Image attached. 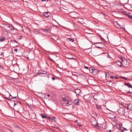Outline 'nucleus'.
Here are the masks:
<instances>
[{
	"label": "nucleus",
	"mask_w": 132,
	"mask_h": 132,
	"mask_svg": "<svg viewBox=\"0 0 132 132\" xmlns=\"http://www.w3.org/2000/svg\"><path fill=\"white\" fill-rule=\"evenodd\" d=\"M16 97L12 96L11 94H10L9 97V106L11 107L12 106L14 107L16 105V107L21 108V102H18L16 103L14 100H11L13 98L14 99Z\"/></svg>",
	"instance_id": "obj_1"
},
{
	"label": "nucleus",
	"mask_w": 132,
	"mask_h": 132,
	"mask_svg": "<svg viewBox=\"0 0 132 132\" xmlns=\"http://www.w3.org/2000/svg\"><path fill=\"white\" fill-rule=\"evenodd\" d=\"M64 101V103L66 104L68 106L71 105L73 103V102L71 99L68 97L63 98Z\"/></svg>",
	"instance_id": "obj_2"
},
{
	"label": "nucleus",
	"mask_w": 132,
	"mask_h": 132,
	"mask_svg": "<svg viewBox=\"0 0 132 132\" xmlns=\"http://www.w3.org/2000/svg\"><path fill=\"white\" fill-rule=\"evenodd\" d=\"M98 70L97 69H96L94 67H90L89 69L90 72L95 75L98 73Z\"/></svg>",
	"instance_id": "obj_3"
},
{
	"label": "nucleus",
	"mask_w": 132,
	"mask_h": 132,
	"mask_svg": "<svg viewBox=\"0 0 132 132\" xmlns=\"http://www.w3.org/2000/svg\"><path fill=\"white\" fill-rule=\"evenodd\" d=\"M117 112L120 115L125 116V112L124 108L122 107L120 108L117 111Z\"/></svg>",
	"instance_id": "obj_4"
},
{
	"label": "nucleus",
	"mask_w": 132,
	"mask_h": 132,
	"mask_svg": "<svg viewBox=\"0 0 132 132\" xmlns=\"http://www.w3.org/2000/svg\"><path fill=\"white\" fill-rule=\"evenodd\" d=\"M95 44L96 45V47L99 48H104L105 45V44L102 42H98L95 43Z\"/></svg>",
	"instance_id": "obj_5"
},
{
	"label": "nucleus",
	"mask_w": 132,
	"mask_h": 132,
	"mask_svg": "<svg viewBox=\"0 0 132 132\" xmlns=\"http://www.w3.org/2000/svg\"><path fill=\"white\" fill-rule=\"evenodd\" d=\"M18 43L15 40H12L10 43V46L14 48L17 46Z\"/></svg>",
	"instance_id": "obj_6"
},
{
	"label": "nucleus",
	"mask_w": 132,
	"mask_h": 132,
	"mask_svg": "<svg viewBox=\"0 0 132 132\" xmlns=\"http://www.w3.org/2000/svg\"><path fill=\"white\" fill-rule=\"evenodd\" d=\"M84 99L86 102H89L90 100V94H87L84 96Z\"/></svg>",
	"instance_id": "obj_7"
},
{
	"label": "nucleus",
	"mask_w": 132,
	"mask_h": 132,
	"mask_svg": "<svg viewBox=\"0 0 132 132\" xmlns=\"http://www.w3.org/2000/svg\"><path fill=\"white\" fill-rule=\"evenodd\" d=\"M122 105L123 107L126 108L129 110L131 109L132 108V105L130 103L124 104H122Z\"/></svg>",
	"instance_id": "obj_8"
},
{
	"label": "nucleus",
	"mask_w": 132,
	"mask_h": 132,
	"mask_svg": "<svg viewBox=\"0 0 132 132\" xmlns=\"http://www.w3.org/2000/svg\"><path fill=\"white\" fill-rule=\"evenodd\" d=\"M91 123L92 125L94 127L98 126L97 125V122L96 119L94 118L91 121Z\"/></svg>",
	"instance_id": "obj_9"
},
{
	"label": "nucleus",
	"mask_w": 132,
	"mask_h": 132,
	"mask_svg": "<svg viewBox=\"0 0 132 132\" xmlns=\"http://www.w3.org/2000/svg\"><path fill=\"white\" fill-rule=\"evenodd\" d=\"M75 92L77 96H80L81 93V92L80 89H75Z\"/></svg>",
	"instance_id": "obj_10"
},
{
	"label": "nucleus",
	"mask_w": 132,
	"mask_h": 132,
	"mask_svg": "<svg viewBox=\"0 0 132 132\" xmlns=\"http://www.w3.org/2000/svg\"><path fill=\"white\" fill-rule=\"evenodd\" d=\"M47 73V72L46 71H41L40 72H38L37 73V75H39L40 74H42L45 75L46 77H47L48 76V74L46 73Z\"/></svg>",
	"instance_id": "obj_11"
},
{
	"label": "nucleus",
	"mask_w": 132,
	"mask_h": 132,
	"mask_svg": "<svg viewBox=\"0 0 132 132\" xmlns=\"http://www.w3.org/2000/svg\"><path fill=\"white\" fill-rule=\"evenodd\" d=\"M14 29V26L11 24H9V31L10 33L12 32Z\"/></svg>",
	"instance_id": "obj_12"
},
{
	"label": "nucleus",
	"mask_w": 132,
	"mask_h": 132,
	"mask_svg": "<svg viewBox=\"0 0 132 132\" xmlns=\"http://www.w3.org/2000/svg\"><path fill=\"white\" fill-rule=\"evenodd\" d=\"M121 124L117 125L116 126V128L119 129V130H120L122 132L123 130V128L121 127L122 126Z\"/></svg>",
	"instance_id": "obj_13"
},
{
	"label": "nucleus",
	"mask_w": 132,
	"mask_h": 132,
	"mask_svg": "<svg viewBox=\"0 0 132 132\" xmlns=\"http://www.w3.org/2000/svg\"><path fill=\"white\" fill-rule=\"evenodd\" d=\"M66 57L69 59H74L72 57L71 55L70 54H67L66 55Z\"/></svg>",
	"instance_id": "obj_14"
},
{
	"label": "nucleus",
	"mask_w": 132,
	"mask_h": 132,
	"mask_svg": "<svg viewBox=\"0 0 132 132\" xmlns=\"http://www.w3.org/2000/svg\"><path fill=\"white\" fill-rule=\"evenodd\" d=\"M48 14H50V13L48 12H45L43 13V15L46 18H48L50 16V15Z\"/></svg>",
	"instance_id": "obj_15"
},
{
	"label": "nucleus",
	"mask_w": 132,
	"mask_h": 132,
	"mask_svg": "<svg viewBox=\"0 0 132 132\" xmlns=\"http://www.w3.org/2000/svg\"><path fill=\"white\" fill-rule=\"evenodd\" d=\"M79 100L78 99L75 100L73 102L75 105H79Z\"/></svg>",
	"instance_id": "obj_16"
},
{
	"label": "nucleus",
	"mask_w": 132,
	"mask_h": 132,
	"mask_svg": "<svg viewBox=\"0 0 132 132\" xmlns=\"http://www.w3.org/2000/svg\"><path fill=\"white\" fill-rule=\"evenodd\" d=\"M93 98L94 99L96 100H98L99 98V96L98 95H95L93 96Z\"/></svg>",
	"instance_id": "obj_17"
},
{
	"label": "nucleus",
	"mask_w": 132,
	"mask_h": 132,
	"mask_svg": "<svg viewBox=\"0 0 132 132\" xmlns=\"http://www.w3.org/2000/svg\"><path fill=\"white\" fill-rule=\"evenodd\" d=\"M31 117L33 119H35L36 118V114L34 113H31Z\"/></svg>",
	"instance_id": "obj_18"
},
{
	"label": "nucleus",
	"mask_w": 132,
	"mask_h": 132,
	"mask_svg": "<svg viewBox=\"0 0 132 132\" xmlns=\"http://www.w3.org/2000/svg\"><path fill=\"white\" fill-rule=\"evenodd\" d=\"M14 65H12L9 67L10 70L12 71L13 72L14 71Z\"/></svg>",
	"instance_id": "obj_19"
},
{
	"label": "nucleus",
	"mask_w": 132,
	"mask_h": 132,
	"mask_svg": "<svg viewBox=\"0 0 132 132\" xmlns=\"http://www.w3.org/2000/svg\"><path fill=\"white\" fill-rule=\"evenodd\" d=\"M96 106L97 109L99 110H100L102 109V108L101 106L98 105L97 104H96Z\"/></svg>",
	"instance_id": "obj_20"
},
{
	"label": "nucleus",
	"mask_w": 132,
	"mask_h": 132,
	"mask_svg": "<svg viewBox=\"0 0 132 132\" xmlns=\"http://www.w3.org/2000/svg\"><path fill=\"white\" fill-rule=\"evenodd\" d=\"M13 126L14 127L16 128V129H18V130H20L21 129V128L17 125L15 124H13Z\"/></svg>",
	"instance_id": "obj_21"
},
{
	"label": "nucleus",
	"mask_w": 132,
	"mask_h": 132,
	"mask_svg": "<svg viewBox=\"0 0 132 132\" xmlns=\"http://www.w3.org/2000/svg\"><path fill=\"white\" fill-rule=\"evenodd\" d=\"M40 115L43 118L47 119V118L48 117L45 116L44 114H40Z\"/></svg>",
	"instance_id": "obj_22"
},
{
	"label": "nucleus",
	"mask_w": 132,
	"mask_h": 132,
	"mask_svg": "<svg viewBox=\"0 0 132 132\" xmlns=\"http://www.w3.org/2000/svg\"><path fill=\"white\" fill-rule=\"evenodd\" d=\"M13 59V57L12 55H9V60L12 61Z\"/></svg>",
	"instance_id": "obj_23"
},
{
	"label": "nucleus",
	"mask_w": 132,
	"mask_h": 132,
	"mask_svg": "<svg viewBox=\"0 0 132 132\" xmlns=\"http://www.w3.org/2000/svg\"><path fill=\"white\" fill-rule=\"evenodd\" d=\"M124 85L126 86H128L129 87L131 88H132L131 85L129 83H125Z\"/></svg>",
	"instance_id": "obj_24"
},
{
	"label": "nucleus",
	"mask_w": 132,
	"mask_h": 132,
	"mask_svg": "<svg viewBox=\"0 0 132 132\" xmlns=\"http://www.w3.org/2000/svg\"><path fill=\"white\" fill-rule=\"evenodd\" d=\"M67 40H69L70 41V42H73L74 41V39L73 38H67Z\"/></svg>",
	"instance_id": "obj_25"
},
{
	"label": "nucleus",
	"mask_w": 132,
	"mask_h": 132,
	"mask_svg": "<svg viewBox=\"0 0 132 132\" xmlns=\"http://www.w3.org/2000/svg\"><path fill=\"white\" fill-rule=\"evenodd\" d=\"M56 119L54 117H52V118H51V121L52 122H55L56 121Z\"/></svg>",
	"instance_id": "obj_26"
},
{
	"label": "nucleus",
	"mask_w": 132,
	"mask_h": 132,
	"mask_svg": "<svg viewBox=\"0 0 132 132\" xmlns=\"http://www.w3.org/2000/svg\"><path fill=\"white\" fill-rule=\"evenodd\" d=\"M14 114L12 115V113L11 112H10V115H9V117L12 118H14Z\"/></svg>",
	"instance_id": "obj_27"
},
{
	"label": "nucleus",
	"mask_w": 132,
	"mask_h": 132,
	"mask_svg": "<svg viewBox=\"0 0 132 132\" xmlns=\"http://www.w3.org/2000/svg\"><path fill=\"white\" fill-rule=\"evenodd\" d=\"M124 62V61H122V63L120 62L119 61H118V65H119L121 67L122 66H122H123V64L122 63Z\"/></svg>",
	"instance_id": "obj_28"
},
{
	"label": "nucleus",
	"mask_w": 132,
	"mask_h": 132,
	"mask_svg": "<svg viewBox=\"0 0 132 132\" xmlns=\"http://www.w3.org/2000/svg\"><path fill=\"white\" fill-rule=\"evenodd\" d=\"M86 53H89L92 52L91 51L90 49H86Z\"/></svg>",
	"instance_id": "obj_29"
},
{
	"label": "nucleus",
	"mask_w": 132,
	"mask_h": 132,
	"mask_svg": "<svg viewBox=\"0 0 132 132\" xmlns=\"http://www.w3.org/2000/svg\"><path fill=\"white\" fill-rule=\"evenodd\" d=\"M131 114H132V112L130 113H129V117L131 119H132V116L131 115Z\"/></svg>",
	"instance_id": "obj_30"
},
{
	"label": "nucleus",
	"mask_w": 132,
	"mask_h": 132,
	"mask_svg": "<svg viewBox=\"0 0 132 132\" xmlns=\"http://www.w3.org/2000/svg\"><path fill=\"white\" fill-rule=\"evenodd\" d=\"M10 75H9V77L11 78H14L12 77V72H11L10 73Z\"/></svg>",
	"instance_id": "obj_31"
},
{
	"label": "nucleus",
	"mask_w": 132,
	"mask_h": 132,
	"mask_svg": "<svg viewBox=\"0 0 132 132\" xmlns=\"http://www.w3.org/2000/svg\"><path fill=\"white\" fill-rule=\"evenodd\" d=\"M5 39V38H2V39H0V41H1V42L3 41Z\"/></svg>",
	"instance_id": "obj_32"
},
{
	"label": "nucleus",
	"mask_w": 132,
	"mask_h": 132,
	"mask_svg": "<svg viewBox=\"0 0 132 132\" xmlns=\"http://www.w3.org/2000/svg\"><path fill=\"white\" fill-rule=\"evenodd\" d=\"M128 16V17H129L130 18H131L132 19V15H130L129 14H127V16Z\"/></svg>",
	"instance_id": "obj_33"
},
{
	"label": "nucleus",
	"mask_w": 132,
	"mask_h": 132,
	"mask_svg": "<svg viewBox=\"0 0 132 132\" xmlns=\"http://www.w3.org/2000/svg\"><path fill=\"white\" fill-rule=\"evenodd\" d=\"M22 36H20L19 37L18 39L19 40H20L22 39Z\"/></svg>",
	"instance_id": "obj_34"
},
{
	"label": "nucleus",
	"mask_w": 132,
	"mask_h": 132,
	"mask_svg": "<svg viewBox=\"0 0 132 132\" xmlns=\"http://www.w3.org/2000/svg\"><path fill=\"white\" fill-rule=\"evenodd\" d=\"M110 78H112V79H114V78H115V76H111L110 77Z\"/></svg>",
	"instance_id": "obj_35"
},
{
	"label": "nucleus",
	"mask_w": 132,
	"mask_h": 132,
	"mask_svg": "<svg viewBox=\"0 0 132 132\" xmlns=\"http://www.w3.org/2000/svg\"><path fill=\"white\" fill-rule=\"evenodd\" d=\"M109 74L108 73H105V77H106V78L108 76H109Z\"/></svg>",
	"instance_id": "obj_36"
},
{
	"label": "nucleus",
	"mask_w": 132,
	"mask_h": 132,
	"mask_svg": "<svg viewBox=\"0 0 132 132\" xmlns=\"http://www.w3.org/2000/svg\"><path fill=\"white\" fill-rule=\"evenodd\" d=\"M42 30L44 31H47L48 30L47 29H42Z\"/></svg>",
	"instance_id": "obj_37"
},
{
	"label": "nucleus",
	"mask_w": 132,
	"mask_h": 132,
	"mask_svg": "<svg viewBox=\"0 0 132 132\" xmlns=\"http://www.w3.org/2000/svg\"><path fill=\"white\" fill-rule=\"evenodd\" d=\"M84 68L87 69H89V68L87 66H85L84 67Z\"/></svg>",
	"instance_id": "obj_38"
},
{
	"label": "nucleus",
	"mask_w": 132,
	"mask_h": 132,
	"mask_svg": "<svg viewBox=\"0 0 132 132\" xmlns=\"http://www.w3.org/2000/svg\"><path fill=\"white\" fill-rule=\"evenodd\" d=\"M125 130L126 131L127 130V129L126 128H123V130L122 132H124V130Z\"/></svg>",
	"instance_id": "obj_39"
},
{
	"label": "nucleus",
	"mask_w": 132,
	"mask_h": 132,
	"mask_svg": "<svg viewBox=\"0 0 132 132\" xmlns=\"http://www.w3.org/2000/svg\"><path fill=\"white\" fill-rule=\"evenodd\" d=\"M52 117H47V119H49L50 120H51V118H52Z\"/></svg>",
	"instance_id": "obj_40"
},
{
	"label": "nucleus",
	"mask_w": 132,
	"mask_h": 132,
	"mask_svg": "<svg viewBox=\"0 0 132 132\" xmlns=\"http://www.w3.org/2000/svg\"><path fill=\"white\" fill-rule=\"evenodd\" d=\"M14 50L16 52H17V51H18V50L16 48V49H15Z\"/></svg>",
	"instance_id": "obj_41"
},
{
	"label": "nucleus",
	"mask_w": 132,
	"mask_h": 132,
	"mask_svg": "<svg viewBox=\"0 0 132 132\" xmlns=\"http://www.w3.org/2000/svg\"><path fill=\"white\" fill-rule=\"evenodd\" d=\"M123 79H125V80H129V79H128L127 78H125V77H124Z\"/></svg>",
	"instance_id": "obj_42"
},
{
	"label": "nucleus",
	"mask_w": 132,
	"mask_h": 132,
	"mask_svg": "<svg viewBox=\"0 0 132 132\" xmlns=\"http://www.w3.org/2000/svg\"><path fill=\"white\" fill-rule=\"evenodd\" d=\"M52 79L53 80H54L55 79V78L54 77H52Z\"/></svg>",
	"instance_id": "obj_43"
},
{
	"label": "nucleus",
	"mask_w": 132,
	"mask_h": 132,
	"mask_svg": "<svg viewBox=\"0 0 132 132\" xmlns=\"http://www.w3.org/2000/svg\"><path fill=\"white\" fill-rule=\"evenodd\" d=\"M114 79H118V77L116 76H115Z\"/></svg>",
	"instance_id": "obj_44"
},
{
	"label": "nucleus",
	"mask_w": 132,
	"mask_h": 132,
	"mask_svg": "<svg viewBox=\"0 0 132 132\" xmlns=\"http://www.w3.org/2000/svg\"><path fill=\"white\" fill-rule=\"evenodd\" d=\"M9 132H13L12 130H11L9 129Z\"/></svg>",
	"instance_id": "obj_45"
},
{
	"label": "nucleus",
	"mask_w": 132,
	"mask_h": 132,
	"mask_svg": "<svg viewBox=\"0 0 132 132\" xmlns=\"http://www.w3.org/2000/svg\"><path fill=\"white\" fill-rule=\"evenodd\" d=\"M78 120H76L75 121V122H77V123H78Z\"/></svg>",
	"instance_id": "obj_46"
},
{
	"label": "nucleus",
	"mask_w": 132,
	"mask_h": 132,
	"mask_svg": "<svg viewBox=\"0 0 132 132\" xmlns=\"http://www.w3.org/2000/svg\"><path fill=\"white\" fill-rule=\"evenodd\" d=\"M108 132H111V130H108Z\"/></svg>",
	"instance_id": "obj_47"
},
{
	"label": "nucleus",
	"mask_w": 132,
	"mask_h": 132,
	"mask_svg": "<svg viewBox=\"0 0 132 132\" xmlns=\"http://www.w3.org/2000/svg\"><path fill=\"white\" fill-rule=\"evenodd\" d=\"M102 37V38L101 37V39H102L103 40H104V38H103L102 37Z\"/></svg>",
	"instance_id": "obj_48"
},
{
	"label": "nucleus",
	"mask_w": 132,
	"mask_h": 132,
	"mask_svg": "<svg viewBox=\"0 0 132 132\" xmlns=\"http://www.w3.org/2000/svg\"><path fill=\"white\" fill-rule=\"evenodd\" d=\"M124 77H120V78H123H123H124Z\"/></svg>",
	"instance_id": "obj_49"
},
{
	"label": "nucleus",
	"mask_w": 132,
	"mask_h": 132,
	"mask_svg": "<svg viewBox=\"0 0 132 132\" xmlns=\"http://www.w3.org/2000/svg\"><path fill=\"white\" fill-rule=\"evenodd\" d=\"M42 1L44 2L46 1V0H42Z\"/></svg>",
	"instance_id": "obj_50"
},
{
	"label": "nucleus",
	"mask_w": 132,
	"mask_h": 132,
	"mask_svg": "<svg viewBox=\"0 0 132 132\" xmlns=\"http://www.w3.org/2000/svg\"><path fill=\"white\" fill-rule=\"evenodd\" d=\"M50 60H51L52 61H53V60H52V59H50Z\"/></svg>",
	"instance_id": "obj_51"
},
{
	"label": "nucleus",
	"mask_w": 132,
	"mask_h": 132,
	"mask_svg": "<svg viewBox=\"0 0 132 132\" xmlns=\"http://www.w3.org/2000/svg\"><path fill=\"white\" fill-rule=\"evenodd\" d=\"M47 96H48V97H49L50 96V95L49 94H48L47 95Z\"/></svg>",
	"instance_id": "obj_52"
},
{
	"label": "nucleus",
	"mask_w": 132,
	"mask_h": 132,
	"mask_svg": "<svg viewBox=\"0 0 132 132\" xmlns=\"http://www.w3.org/2000/svg\"><path fill=\"white\" fill-rule=\"evenodd\" d=\"M43 75L42 76H45V75Z\"/></svg>",
	"instance_id": "obj_53"
},
{
	"label": "nucleus",
	"mask_w": 132,
	"mask_h": 132,
	"mask_svg": "<svg viewBox=\"0 0 132 132\" xmlns=\"http://www.w3.org/2000/svg\"><path fill=\"white\" fill-rule=\"evenodd\" d=\"M108 58H110L111 57L109 55V56H108Z\"/></svg>",
	"instance_id": "obj_54"
},
{
	"label": "nucleus",
	"mask_w": 132,
	"mask_h": 132,
	"mask_svg": "<svg viewBox=\"0 0 132 132\" xmlns=\"http://www.w3.org/2000/svg\"><path fill=\"white\" fill-rule=\"evenodd\" d=\"M79 123H78H78H77V124L78 125H79Z\"/></svg>",
	"instance_id": "obj_55"
},
{
	"label": "nucleus",
	"mask_w": 132,
	"mask_h": 132,
	"mask_svg": "<svg viewBox=\"0 0 132 132\" xmlns=\"http://www.w3.org/2000/svg\"><path fill=\"white\" fill-rule=\"evenodd\" d=\"M5 98H6V99H7L8 100V98H7V97H5Z\"/></svg>",
	"instance_id": "obj_56"
},
{
	"label": "nucleus",
	"mask_w": 132,
	"mask_h": 132,
	"mask_svg": "<svg viewBox=\"0 0 132 132\" xmlns=\"http://www.w3.org/2000/svg\"><path fill=\"white\" fill-rule=\"evenodd\" d=\"M127 93H130L129 92H127Z\"/></svg>",
	"instance_id": "obj_57"
},
{
	"label": "nucleus",
	"mask_w": 132,
	"mask_h": 132,
	"mask_svg": "<svg viewBox=\"0 0 132 132\" xmlns=\"http://www.w3.org/2000/svg\"><path fill=\"white\" fill-rule=\"evenodd\" d=\"M82 77H84L85 78V77L84 76H82Z\"/></svg>",
	"instance_id": "obj_58"
},
{
	"label": "nucleus",
	"mask_w": 132,
	"mask_h": 132,
	"mask_svg": "<svg viewBox=\"0 0 132 132\" xmlns=\"http://www.w3.org/2000/svg\"><path fill=\"white\" fill-rule=\"evenodd\" d=\"M28 59H29L30 60V59L29 58H28Z\"/></svg>",
	"instance_id": "obj_59"
},
{
	"label": "nucleus",
	"mask_w": 132,
	"mask_h": 132,
	"mask_svg": "<svg viewBox=\"0 0 132 132\" xmlns=\"http://www.w3.org/2000/svg\"><path fill=\"white\" fill-rule=\"evenodd\" d=\"M37 76V75H36V76L35 75V76H36V77Z\"/></svg>",
	"instance_id": "obj_60"
},
{
	"label": "nucleus",
	"mask_w": 132,
	"mask_h": 132,
	"mask_svg": "<svg viewBox=\"0 0 132 132\" xmlns=\"http://www.w3.org/2000/svg\"><path fill=\"white\" fill-rule=\"evenodd\" d=\"M131 132H132V130L131 131Z\"/></svg>",
	"instance_id": "obj_61"
},
{
	"label": "nucleus",
	"mask_w": 132,
	"mask_h": 132,
	"mask_svg": "<svg viewBox=\"0 0 132 132\" xmlns=\"http://www.w3.org/2000/svg\"><path fill=\"white\" fill-rule=\"evenodd\" d=\"M96 132H97V131H96Z\"/></svg>",
	"instance_id": "obj_62"
}]
</instances>
